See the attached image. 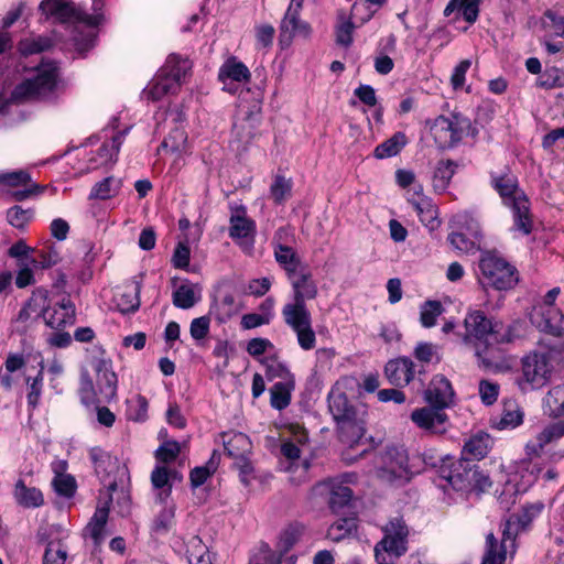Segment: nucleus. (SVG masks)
<instances>
[{
  "instance_id": "nucleus-1",
  "label": "nucleus",
  "mask_w": 564,
  "mask_h": 564,
  "mask_svg": "<svg viewBox=\"0 0 564 564\" xmlns=\"http://www.w3.org/2000/svg\"><path fill=\"white\" fill-rule=\"evenodd\" d=\"M561 289L555 286L545 295L535 300L531 308V325L539 332L552 336L556 340H538L533 351V370L531 371V389L545 386L554 368L562 361L564 345V313L555 305Z\"/></svg>"
},
{
  "instance_id": "nucleus-2",
  "label": "nucleus",
  "mask_w": 564,
  "mask_h": 564,
  "mask_svg": "<svg viewBox=\"0 0 564 564\" xmlns=\"http://www.w3.org/2000/svg\"><path fill=\"white\" fill-rule=\"evenodd\" d=\"M465 332L460 334L462 343L473 349L478 367L485 370L498 369L501 351L497 346L498 328L502 323L488 317L480 310L469 311L464 318Z\"/></svg>"
},
{
  "instance_id": "nucleus-3",
  "label": "nucleus",
  "mask_w": 564,
  "mask_h": 564,
  "mask_svg": "<svg viewBox=\"0 0 564 564\" xmlns=\"http://www.w3.org/2000/svg\"><path fill=\"white\" fill-rule=\"evenodd\" d=\"M327 402L328 411L336 422L339 441L354 447L366 433V409L350 403L346 393L337 388L330 390Z\"/></svg>"
},
{
  "instance_id": "nucleus-4",
  "label": "nucleus",
  "mask_w": 564,
  "mask_h": 564,
  "mask_svg": "<svg viewBox=\"0 0 564 564\" xmlns=\"http://www.w3.org/2000/svg\"><path fill=\"white\" fill-rule=\"evenodd\" d=\"M490 184L512 212V230L529 235V198L524 191L519 188L517 176L509 169L491 171Z\"/></svg>"
},
{
  "instance_id": "nucleus-5",
  "label": "nucleus",
  "mask_w": 564,
  "mask_h": 564,
  "mask_svg": "<svg viewBox=\"0 0 564 564\" xmlns=\"http://www.w3.org/2000/svg\"><path fill=\"white\" fill-rule=\"evenodd\" d=\"M440 473L441 477L456 491L481 494L492 485L488 473L463 458L452 463L449 459L444 460Z\"/></svg>"
},
{
  "instance_id": "nucleus-6",
  "label": "nucleus",
  "mask_w": 564,
  "mask_h": 564,
  "mask_svg": "<svg viewBox=\"0 0 564 564\" xmlns=\"http://www.w3.org/2000/svg\"><path fill=\"white\" fill-rule=\"evenodd\" d=\"M478 281L484 289L507 291L512 289L519 281L516 267L496 251H482L480 253Z\"/></svg>"
},
{
  "instance_id": "nucleus-7",
  "label": "nucleus",
  "mask_w": 564,
  "mask_h": 564,
  "mask_svg": "<svg viewBox=\"0 0 564 564\" xmlns=\"http://www.w3.org/2000/svg\"><path fill=\"white\" fill-rule=\"evenodd\" d=\"M383 538L375 546L378 564H394L408 551L409 527L402 517L391 518L382 527Z\"/></svg>"
},
{
  "instance_id": "nucleus-8",
  "label": "nucleus",
  "mask_w": 564,
  "mask_h": 564,
  "mask_svg": "<svg viewBox=\"0 0 564 564\" xmlns=\"http://www.w3.org/2000/svg\"><path fill=\"white\" fill-rule=\"evenodd\" d=\"M527 521L512 514L503 524L502 539L498 541L492 532L486 535L485 551L481 564H505L507 553H513L516 538L521 530L525 529Z\"/></svg>"
},
{
  "instance_id": "nucleus-9",
  "label": "nucleus",
  "mask_w": 564,
  "mask_h": 564,
  "mask_svg": "<svg viewBox=\"0 0 564 564\" xmlns=\"http://www.w3.org/2000/svg\"><path fill=\"white\" fill-rule=\"evenodd\" d=\"M377 477L386 482L404 484L411 479L409 455L403 446L388 445L379 454L377 460Z\"/></svg>"
},
{
  "instance_id": "nucleus-10",
  "label": "nucleus",
  "mask_w": 564,
  "mask_h": 564,
  "mask_svg": "<svg viewBox=\"0 0 564 564\" xmlns=\"http://www.w3.org/2000/svg\"><path fill=\"white\" fill-rule=\"evenodd\" d=\"M471 129L470 120L460 115L438 116L430 127V132L440 149H452L469 134Z\"/></svg>"
},
{
  "instance_id": "nucleus-11",
  "label": "nucleus",
  "mask_w": 564,
  "mask_h": 564,
  "mask_svg": "<svg viewBox=\"0 0 564 564\" xmlns=\"http://www.w3.org/2000/svg\"><path fill=\"white\" fill-rule=\"evenodd\" d=\"M40 10L58 22L83 23L88 26H98L104 21V14L96 12L89 14L68 0H43Z\"/></svg>"
},
{
  "instance_id": "nucleus-12",
  "label": "nucleus",
  "mask_w": 564,
  "mask_h": 564,
  "mask_svg": "<svg viewBox=\"0 0 564 564\" xmlns=\"http://www.w3.org/2000/svg\"><path fill=\"white\" fill-rule=\"evenodd\" d=\"M57 67L54 63L40 66L37 74L19 84L13 90L15 99H39L51 94L56 86Z\"/></svg>"
},
{
  "instance_id": "nucleus-13",
  "label": "nucleus",
  "mask_w": 564,
  "mask_h": 564,
  "mask_svg": "<svg viewBox=\"0 0 564 564\" xmlns=\"http://www.w3.org/2000/svg\"><path fill=\"white\" fill-rule=\"evenodd\" d=\"M313 494L326 498L334 513L341 512L352 499V490L338 479H326L316 484Z\"/></svg>"
},
{
  "instance_id": "nucleus-14",
  "label": "nucleus",
  "mask_w": 564,
  "mask_h": 564,
  "mask_svg": "<svg viewBox=\"0 0 564 564\" xmlns=\"http://www.w3.org/2000/svg\"><path fill=\"white\" fill-rule=\"evenodd\" d=\"M288 236V228H279L272 238L271 245L273 247L275 261L285 270L288 276L292 278L300 265V258L295 250L285 243Z\"/></svg>"
},
{
  "instance_id": "nucleus-15",
  "label": "nucleus",
  "mask_w": 564,
  "mask_h": 564,
  "mask_svg": "<svg viewBox=\"0 0 564 564\" xmlns=\"http://www.w3.org/2000/svg\"><path fill=\"white\" fill-rule=\"evenodd\" d=\"M454 395L451 381L443 375H435L424 391V399L427 404L438 408V410L451 406Z\"/></svg>"
},
{
  "instance_id": "nucleus-16",
  "label": "nucleus",
  "mask_w": 564,
  "mask_h": 564,
  "mask_svg": "<svg viewBox=\"0 0 564 564\" xmlns=\"http://www.w3.org/2000/svg\"><path fill=\"white\" fill-rule=\"evenodd\" d=\"M302 0H291L280 25V43L289 45L296 34L307 35L310 28L300 20Z\"/></svg>"
},
{
  "instance_id": "nucleus-17",
  "label": "nucleus",
  "mask_w": 564,
  "mask_h": 564,
  "mask_svg": "<svg viewBox=\"0 0 564 564\" xmlns=\"http://www.w3.org/2000/svg\"><path fill=\"white\" fill-rule=\"evenodd\" d=\"M415 372L413 360L406 356L390 359L384 366L387 380L397 388L410 384L414 380Z\"/></svg>"
},
{
  "instance_id": "nucleus-18",
  "label": "nucleus",
  "mask_w": 564,
  "mask_h": 564,
  "mask_svg": "<svg viewBox=\"0 0 564 564\" xmlns=\"http://www.w3.org/2000/svg\"><path fill=\"white\" fill-rule=\"evenodd\" d=\"M411 420L422 430L433 434H443L446 431L444 425L448 416L444 410L429 405L414 410L411 413Z\"/></svg>"
},
{
  "instance_id": "nucleus-19",
  "label": "nucleus",
  "mask_w": 564,
  "mask_h": 564,
  "mask_svg": "<svg viewBox=\"0 0 564 564\" xmlns=\"http://www.w3.org/2000/svg\"><path fill=\"white\" fill-rule=\"evenodd\" d=\"M89 458L100 481L109 491L117 489L115 478L110 479L111 474L117 468L118 462L100 447H93L89 451Z\"/></svg>"
},
{
  "instance_id": "nucleus-20",
  "label": "nucleus",
  "mask_w": 564,
  "mask_h": 564,
  "mask_svg": "<svg viewBox=\"0 0 564 564\" xmlns=\"http://www.w3.org/2000/svg\"><path fill=\"white\" fill-rule=\"evenodd\" d=\"M94 369L97 373L96 381L100 401H111L117 392V376L112 371L111 362L98 359L94 362Z\"/></svg>"
},
{
  "instance_id": "nucleus-21",
  "label": "nucleus",
  "mask_w": 564,
  "mask_h": 564,
  "mask_svg": "<svg viewBox=\"0 0 564 564\" xmlns=\"http://www.w3.org/2000/svg\"><path fill=\"white\" fill-rule=\"evenodd\" d=\"M524 412L514 399H505L502 401V411L500 415L491 416V427L502 431L514 429L523 423Z\"/></svg>"
},
{
  "instance_id": "nucleus-22",
  "label": "nucleus",
  "mask_w": 564,
  "mask_h": 564,
  "mask_svg": "<svg viewBox=\"0 0 564 564\" xmlns=\"http://www.w3.org/2000/svg\"><path fill=\"white\" fill-rule=\"evenodd\" d=\"M492 445L494 440L488 433L478 432L465 442L462 449V458L468 462L482 459L487 456Z\"/></svg>"
},
{
  "instance_id": "nucleus-23",
  "label": "nucleus",
  "mask_w": 564,
  "mask_h": 564,
  "mask_svg": "<svg viewBox=\"0 0 564 564\" xmlns=\"http://www.w3.org/2000/svg\"><path fill=\"white\" fill-rule=\"evenodd\" d=\"M45 324L53 329H62L75 322V305L64 297L52 312L43 314Z\"/></svg>"
},
{
  "instance_id": "nucleus-24",
  "label": "nucleus",
  "mask_w": 564,
  "mask_h": 564,
  "mask_svg": "<svg viewBox=\"0 0 564 564\" xmlns=\"http://www.w3.org/2000/svg\"><path fill=\"white\" fill-rule=\"evenodd\" d=\"M141 282H127L116 294V303L121 313H133L140 306Z\"/></svg>"
},
{
  "instance_id": "nucleus-25",
  "label": "nucleus",
  "mask_w": 564,
  "mask_h": 564,
  "mask_svg": "<svg viewBox=\"0 0 564 564\" xmlns=\"http://www.w3.org/2000/svg\"><path fill=\"white\" fill-rule=\"evenodd\" d=\"M229 223V236L234 240L247 238L254 234L256 224L252 219L247 217V210L243 206L232 208Z\"/></svg>"
},
{
  "instance_id": "nucleus-26",
  "label": "nucleus",
  "mask_w": 564,
  "mask_h": 564,
  "mask_svg": "<svg viewBox=\"0 0 564 564\" xmlns=\"http://www.w3.org/2000/svg\"><path fill=\"white\" fill-rule=\"evenodd\" d=\"M224 447L226 454L234 460L249 457L252 445L248 435L241 432L224 434Z\"/></svg>"
},
{
  "instance_id": "nucleus-27",
  "label": "nucleus",
  "mask_w": 564,
  "mask_h": 564,
  "mask_svg": "<svg viewBox=\"0 0 564 564\" xmlns=\"http://www.w3.org/2000/svg\"><path fill=\"white\" fill-rule=\"evenodd\" d=\"M293 289V301L306 303L307 300H314L317 296V285L312 280L308 271H301L290 278Z\"/></svg>"
},
{
  "instance_id": "nucleus-28",
  "label": "nucleus",
  "mask_w": 564,
  "mask_h": 564,
  "mask_svg": "<svg viewBox=\"0 0 564 564\" xmlns=\"http://www.w3.org/2000/svg\"><path fill=\"white\" fill-rule=\"evenodd\" d=\"M421 223L431 231L440 227L441 220L436 205L427 197L409 199Z\"/></svg>"
},
{
  "instance_id": "nucleus-29",
  "label": "nucleus",
  "mask_w": 564,
  "mask_h": 564,
  "mask_svg": "<svg viewBox=\"0 0 564 564\" xmlns=\"http://www.w3.org/2000/svg\"><path fill=\"white\" fill-rule=\"evenodd\" d=\"M284 323L293 330L312 322V315L306 303L292 301L282 308Z\"/></svg>"
},
{
  "instance_id": "nucleus-30",
  "label": "nucleus",
  "mask_w": 564,
  "mask_h": 564,
  "mask_svg": "<svg viewBox=\"0 0 564 564\" xmlns=\"http://www.w3.org/2000/svg\"><path fill=\"white\" fill-rule=\"evenodd\" d=\"M250 70L236 57L228 58L219 68L218 79L227 85L228 80L236 83H248L250 79Z\"/></svg>"
},
{
  "instance_id": "nucleus-31",
  "label": "nucleus",
  "mask_w": 564,
  "mask_h": 564,
  "mask_svg": "<svg viewBox=\"0 0 564 564\" xmlns=\"http://www.w3.org/2000/svg\"><path fill=\"white\" fill-rule=\"evenodd\" d=\"M189 69L191 63L188 59L172 54L167 57L164 66L159 70V74L166 77L170 82H175L176 88H180L182 80Z\"/></svg>"
},
{
  "instance_id": "nucleus-32",
  "label": "nucleus",
  "mask_w": 564,
  "mask_h": 564,
  "mask_svg": "<svg viewBox=\"0 0 564 564\" xmlns=\"http://www.w3.org/2000/svg\"><path fill=\"white\" fill-rule=\"evenodd\" d=\"M457 167V162L449 159L437 162L432 177L435 192L444 193L446 191Z\"/></svg>"
},
{
  "instance_id": "nucleus-33",
  "label": "nucleus",
  "mask_w": 564,
  "mask_h": 564,
  "mask_svg": "<svg viewBox=\"0 0 564 564\" xmlns=\"http://www.w3.org/2000/svg\"><path fill=\"white\" fill-rule=\"evenodd\" d=\"M178 90L175 82H170L166 77L158 75L143 89V96L149 100H160L164 96L175 94Z\"/></svg>"
},
{
  "instance_id": "nucleus-34",
  "label": "nucleus",
  "mask_w": 564,
  "mask_h": 564,
  "mask_svg": "<svg viewBox=\"0 0 564 564\" xmlns=\"http://www.w3.org/2000/svg\"><path fill=\"white\" fill-rule=\"evenodd\" d=\"M260 107L247 113L241 122L234 124V133L239 141L249 143L256 135V130L260 123Z\"/></svg>"
},
{
  "instance_id": "nucleus-35",
  "label": "nucleus",
  "mask_w": 564,
  "mask_h": 564,
  "mask_svg": "<svg viewBox=\"0 0 564 564\" xmlns=\"http://www.w3.org/2000/svg\"><path fill=\"white\" fill-rule=\"evenodd\" d=\"M13 496L15 501L25 508H36L44 502L42 492L35 487H26L22 479L17 481Z\"/></svg>"
},
{
  "instance_id": "nucleus-36",
  "label": "nucleus",
  "mask_w": 564,
  "mask_h": 564,
  "mask_svg": "<svg viewBox=\"0 0 564 564\" xmlns=\"http://www.w3.org/2000/svg\"><path fill=\"white\" fill-rule=\"evenodd\" d=\"M221 455L218 451H213L209 459L203 466H197L191 470L189 480L194 488L205 484V481L216 473L219 467Z\"/></svg>"
},
{
  "instance_id": "nucleus-37",
  "label": "nucleus",
  "mask_w": 564,
  "mask_h": 564,
  "mask_svg": "<svg viewBox=\"0 0 564 564\" xmlns=\"http://www.w3.org/2000/svg\"><path fill=\"white\" fill-rule=\"evenodd\" d=\"M408 138L403 132H395L391 138L378 144L373 151V156L379 160L398 155L406 145Z\"/></svg>"
},
{
  "instance_id": "nucleus-38",
  "label": "nucleus",
  "mask_w": 564,
  "mask_h": 564,
  "mask_svg": "<svg viewBox=\"0 0 564 564\" xmlns=\"http://www.w3.org/2000/svg\"><path fill=\"white\" fill-rule=\"evenodd\" d=\"M544 414L558 417L564 414V383L553 387L542 402Z\"/></svg>"
},
{
  "instance_id": "nucleus-39",
  "label": "nucleus",
  "mask_w": 564,
  "mask_h": 564,
  "mask_svg": "<svg viewBox=\"0 0 564 564\" xmlns=\"http://www.w3.org/2000/svg\"><path fill=\"white\" fill-rule=\"evenodd\" d=\"M304 530L305 527L303 524L291 523L281 532L276 547L282 555V560L290 555L289 552L300 541Z\"/></svg>"
},
{
  "instance_id": "nucleus-40",
  "label": "nucleus",
  "mask_w": 564,
  "mask_h": 564,
  "mask_svg": "<svg viewBox=\"0 0 564 564\" xmlns=\"http://www.w3.org/2000/svg\"><path fill=\"white\" fill-rule=\"evenodd\" d=\"M294 389L293 380H285L275 382L270 388V404L273 409L283 410L289 406L291 402V393Z\"/></svg>"
},
{
  "instance_id": "nucleus-41",
  "label": "nucleus",
  "mask_w": 564,
  "mask_h": 564,
  "mask_svg": "<svg viewBox=\"0 0 564 564\" xmlns=\"http://www.w3.org/2000/svg\"><path fill=\"white\" fill-rule=\"evenodd\" d=\"M562 436H564V421L554 422L545 426L536 436V446L531 447V457L533 455L539 456L545 445L560 440Z\"/></svg>"
},
{
  "instance_id": "nucleus-42",
  "label": "nucleus",
  "mask_w": 564,
  "mask_h": 564,
  "mask_svg": "<svg viewBox=\"0 0 564 564\" xmlns=\"http://www.w3.org/2000/svg\"><path fill=\"white\" fill-rule=\"evenodd\" d=\"M111 501V497L102 507H97L94 516L86 527V531L90 535V538L95 541V543H100L104 539V529L108 520L109 514V502Z\"/></svg>"
},
{
  "instance_id": "nucleus-43",
  "label": "nucleus",
  "mask_w": 564,
  "mask_h": 564,
  "mask_svg": "<svg viewBox=\"0 0 564 564\" xmlns=\"http://www.w3.org/2000/svg\"><path fill=\"white\" fill-rule=\"evenodd\" d=\"M122 181L113 176H108L96 183L90 191V199H108L118 194L121 188Z\"/></svg>"
},
{
  "instance_id": "nucleus-44",
  "label": "nucleus",
  "mask_w": 564,
  "mask_h": 564,
  "mask_svg": "<svg viewBox=\"0 0 564 564\" xmlns=\"http://www.w3.org/2000/svg\"><path fill=\"white\" fill-rule=\"evenodd\" d=\"M78 393L82 403L87 406L106 402L100 401L99 390L95 388L93 379L90 378L88 371H83L80 373Z\"/></svg>"
},
{
  "instance_id": "nucleus-45",
  "label": "nucleus",
  "mask_w": 564,
  "mask_h": 564,
  "mask_svg": "<svg viewBox=\"0 0 564 564\" xmlns=\"http://www.w3.org/2000/svg\"><path fill=\"white\" fill-rule=\"evenodd\" d=\"M68 556L67 545L62 539L51 540L46 543L43 564H65Z\"/></svg>"
},
{
  "instance_id": "nucleus-46",
  "label": "nucleus",
  "mask_w": 564,
  "mask_h": 564,
  "mask_svg": "<svg viewBox=\"0 0 564 564\" xmlns=\"http://www.w3.org/2000/svg\"><path fill=\"white\" fill-rule=\"evenodd\" d=\"M445 308L440 301L429 300L420 306V322L425 328L436 325L437 317L444 313Z\"/></svg>"
},
{
  "instance_id": "nucleus-47",
  "label": "nucleus",
  "mask_w": 564,
  "mask_h": 564,
  "mask_svg": "<svg viewBox=\"0 0 564 564\" xmlns=\"http://www.w3.org/2000/svg\"><path fill=\"white\" fill-rule=\"evenodd\" d=\"M453 223L458 231H464L475 239H481V228L478 220L468 212L458 213Z\"/></svg>"
},
{
  "instance_id": "nucleus-48",
  "label": "nucleus",
  "mask_w": 564,
  "mask_h": 564,
  "mask_svg": "<svg viewBox=\"0 0 564 564\" xmlns=\"http://www.w3.org/2000/svg\"><path fill=\"white\" fill-rule=\"evenodd\" d=\"M357 528L356 519L352 517L341 518L335 521L327 531V538L339 542L349 536Z\"/></svg>"
},
{
  "instance_id": "nucleus-49",
  "label": "nucleus",
  "mask_w": 564,
  "mask_h": 564,
  "mask_svg": "<svg viewBox=\"0 0 564 564\" xmlns=\"http://www.w3.org/2000/svg\"><path fill=\"white\" fill-rule=\"evenodd\" d=\"M199 297L196 295L192 284L184 283L180 285L172 295L173 304L182 310H188L193 307Z\"/></svg>"
},
{
  "instance_id": "nucleus-50",
  "label": "nucleus",
  "mask_w": 564,
  "mask_h": 564,
  "mask_svg": "<svg viewBox=\"0 0 564 564\" xmlns=\"http://www.w3.org/2000/svg\"><path fill=\"white\" fill-rule=\"evenodd\" d=\"M500 329L501 328H498L497 346L499 344H511L519 339L524 338L528 333V324L525 321L517 319V321H513L508 326V328L505 333H501Z\"/></svg>"
},
{
  "instance_id": "nucleus-51",
  "label": "nucleus",
  "mask_w": 564,
  "mask_h": 564,
  "mask_svg": "<svg viewBox=\"0 0 564 564\" xmlns=\"http://www.w3.org/2000/svg\"><path fill=\"white\" fill-rule=\"evenodd\" d=\"M28 394L26 402L31 411L35 410L40 404L43 390V368L37 371L35 377H26Z\"/></svg>"
},
{
  "instance_id": "nucleus-52",
  "label": "nucleus",
  "mask_w": 564,
  "mask_h": 564,
  "mask_svg": "<svg viewBox=\"0 0 564 564\" xmlns=\"http://www.w3.org/2000/svg\"><path fill=\"white\" fill-rule=\"evenodd\" d=\"M448 241L453 248L465 253H470L475 252L479 248L480 239H475L468 234L457 230L448 236Z\"/></svg>"
},
{
  "instance_id": "nucleus-53",
  "label": "nucleus",
  "mask_w": 564,
  "mask_h": 564,
  "mask_svg": "<svg viewBox=\"0 0 564 564\" xmlns=\"http://www.w3.org/2000/svg\"><path fill=\"white\" fill-rule=\"evenodd\" d=\"M535 86L542 89H552L564 86V73L556 68H546L535 82Z\"/></svg>"
},
{
  "instance_id": "nucleus-54",
  "label": "nucleus",
  "mask_w": 564,
  "mask_h": 564,
  "mask_svg": "<svg viewBox=\"0 0 564 564\" xmlns=\"http://www.w3.org/2000/svg\"><path fill=\"white\" fill-rule=\"evenodd\" d=\"M33 215V209H23L21 206L14 205L7 210V220L14 228L24 230L26 225L32 220Z\"/></svg>"
},
{
  "instance_id": "nucleus-55",
  "label": "nucleus",
  "mask_w": 564,
  "mask_h": 564,
  "mask_svg": "<svg viewBox=\"0 0 564 564\" xmlns=\"http://www.w3.org/2000/svg\"><path fill=\"white\" fill-rule=\"evenodd\" d=\"M52 46V41L45 36L24 39L19 43V51L22 55L42 53Z\"/></svg>"
},
{
  "instance_id": "nucleus-56",
  "label": "nucleus",
  "mask_w": 564,
  "mask_h": 564,
  "mask_svg": "<svg viewBox=\"0 0 564 564\" xmlns=\"http://www.w3.org/2000/svg\"><path fill=\"white\" fill-rule=\"evenodd\" d=\"M292 181L282 175H276L270 186V193L275 204H282L290 197Z\"/></svg>"
},
{
  "instance_id": "nucleus-57",
  "label": "nucleus",
  "mask_w": 564,
  "mask_h": 564,
  "mask_svg": "<svg viewBox=\"0 0 564 564\" xmlns=\"http://www.w3.org/2000/svg\"><path fill=\"white\" fill-rule=\"evenodd\" d=\"M175 505L161 508L153 520L152 529L158 532H167L174 522Z\"/></svg>"
},
{
  "instance_id": "nucleus-58",
  "label": "nucleus",
  "mask_w": 564,
  "mask_h": 564,
  "mask_svg": "<svg viewBox=\"0 0 564 564\" xmlns=\"http://www.w3.org/2000/svg\"><path fill=\"white\" fill-rule=\"evenodd\" d=\"M500 392V386L497 382L481 379L478 384V393L481 400V403L486 406L492 405Z\"/></svg>"
},
{
  "instance_id": "nucleus-59",
  "label": "nucleus",
  "mask_w": 564,
  "mask_h": 564,
  "mask_svg": "<svg viewBox=\"0 0 564 564\" xmlns=\"http://www.w3.org/2000/svg\"><path fill=\"white\" fill-rule=\"evenodd\" d=\"M414 358L423 364H430L434 359L436 362L440 361V356L437 352L436 345L429 341H420L416 344L413 350Z\"/></svg>"
},
{
  "instance_id": "nucleus-60",
  "label": "nucleus",
  "mask_w": 564,
  "mask_h": 564,
  "mask_svg": "<svg viewBox=\"0 0 564 564\" xmlns=\"http://www.w3.org/2000/svg\"><path fill=\"white\" fill-rule=\"evenodd\" d=\"M355 25L350 19H346L345 15L339 17V23L336 26V43L338 45L348 47L352 43V32Z\"/></svg>"
},
{
  "instance_id": "nucleus-61",
  "label": "nucleus",
  "mask_w": 564,
  "mask_h": 564,
  "mask_svg": "<svg viewBox=\"0 0 564 564\" xmlns=\"http://www.w3.org/2000/svg\"><path fill=\"white\" fill-rule=\"evenodd\" d=\"M53 487L55 491L65 498H72L76 490L75 478L70 475H57L53 479Z\"/></svg>"
},
{
  "instance_id": "nucleus-62",
  "label": "nucleus",
  "mask_w": 564,
  "mask_h": 564,
  "mask_svg": "<svg viewBox=\"0 0 564 564\" xmlns=\"http://www.w3.org/2000/svg\"><path fill=\"white\" fill-rule=\"evenodd\" d=\"M181 453V446L176 441L164 442L155 452V457L162 463H171L177 458Z\"/></svg>"
},
{
  "instance_id": "nucleus-63",
  "label": "nucleus",
  "mask_w": 564,
  "mask_h": 564,
  "mask_svg": "<svg viewBox=\"0 0 564 564\" xmlns=\"http://www.w3.org/2000/svg\"><path fill=\"white\" fill-rule=\"evenodd\" d=\"M296 334L297 343L303 350H311L316 345V335L312 327V322L300 327L293 329Z\"/></svg>"
},
{
  "instance_id": "nucleus-64",
  "label": "nucleus",
  "mask_w": 564,
  "mask_h": 564,
  "mask_svg": "<svg viewBox=\"0 0 564 564\" xmlns=\"http://www.w3.org/2000/svg\"><path fill=\"white\" fill-rule=\"evenodd\" d=\"M128 416L130 420L135 422L145 421L148 416V401L144 397L139 394L131 401Z\"/></svg>"
}]
</instances>
